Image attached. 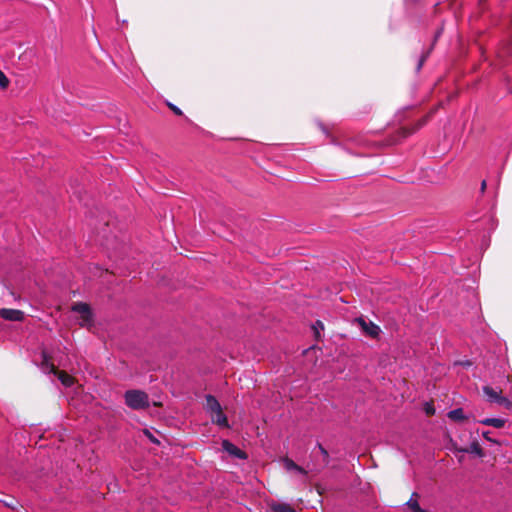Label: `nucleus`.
<instances>
[{"mask_svg":"<svg viewBox=\"0 0 512 512\" xmlns=\"http://www.w3.org/2000/svg\"><path fill=\"white\" fill-rule=\"evenodd\" d=\"M424 410L428 416H432L435 414V408H434L433 404L426 403Z\"/></svg>","mask_w":512,"mask_h":512,"instance_id":"nucleus-23","label":"nucleus"},{"mask_svg":"<svg viewBox=\"0 0 512 512\" xmlns=\"http://www.w3.org/2000/svg\"><path fill=\"white\" fill-rule=\"evenodd\" d=\"M317 447L319 448L322 456H323V462H324V465L327 466L328 463H329V453L328 451L322 446L321 443H318L317 444Z\"/></svg>","mask_w":512,"mask_h":512,"instance_id":"nucleus-19","label":"nucleus"},{"mask_svg":"<svg viewBox=\"0 0 512 512\" xmlns=\"http://www.w3.org/2000/svg\"><path fill=\"white\" fill-rule=\"evenodd\" d=\"M0 317L6 321L21 322L24 320L25 314L19 309L1 308Z\"/></svg>","mask_w":512,"mask_h":512,"instance_id":"nucleus-3","label":"nucleus"},{"mask_svg":"<svg viewBox=\"0 0 512 512\" xmlns=\"http://www.w3.org/2000/svg\"><path fill=\"white\" fill-rule=\"evenodd\" d=\"M9 83V79L7 78L5 73L2 70H0V87L2 89H6L9 86Z\"/></svg>","mask_w":512,"mask_h":512,"instance_id":"nucleus-20","label":"nucleus"},{"mask_svg":"<svg viewBox=\"0 0 512 512\" xmlns=\"http://www.w3.org/2000/svg\"><path fill=\"white\" fill-rule=\"evenodd\" d=\"M206 409L210 412V414H212V413L217 412L220 409H222V407H221L220 403L218 402V400L214 396L207 395L206 396Z\"/></svg>","mask_w":512,"mask_h":512,"instance_id":"nucleus-11","label":"nucleus"},{"mask_svg":"<svg viewBox=\"0 0 512 512\" xmlns=\"http://www.w3.org/2000/svg\"><path fill=\"white\" fill-rule=\"evenodd\" d=\"M480 423L494 428H502L505 425V420L499 418H485L481 420Z\"/></svg>","mask_w":512,"mask_h":512,"instance_id":"nucleus-15","label":"nucleus"},{"mask_svg":"<svg viewBox=\"0 0 512 512\" xmlns=\"http://www.w3.org/2000/svg\"><path fill=\"white\" fill-rule=\"evenodd\" d=\"M428 54H429V52H426V53H425V54H423V55L421 56V58L419 59V62H418V65H417V71H419V70L422 68V66H423L424 62L426 61V59H427V57H428Z\"/></svg>","mask_w":512,"mask_h":512,"instance_id":"nucleus-24","label":"nucleus"},{"mask_svg":"<svg viewBox=\"0 0 512 512\" xmlns=\"http://www.w3.org/2000/svg\"><path fill=\"white\" fill-rule=\"evenodd\" d=\"M211 421L220 427H228V419L222 409L211 414Z\"/></svg>","mask_w":512,"mask_h":512,"instance_id":"nucleus-9","label":"nucleus"},{"mask_svg":"<svg viewBox=\"0 0 512 512\" xmlns=\"http://www.w3.org/2000/svg\"><path fill=\"white\" fill-rule=\"evenodd\" d=\"M486 187H487V183H486V181H485V180H483V181L481 182V188H480L481 192H484V191H485V189H486Z\"/></svg>","mask_w":512,"mask_h":512,"instance_id":"nucleus-25","label":"nucleus"},{"mask_svg":"<svg viewBox=\"0 0 512 512\" xmlns=\"http://www.w3.org/2000/svg\"><path fill=\"white\" fill-rule=\"evenodd\" d=\"M72 310L81 315L84 323H90L92 321V313L90 306L87 303L78 302L73 304Z\"/></svg>","mask_w":512,"mask_h":512,"instance_id":"nucleus-6","label":"nucleus"},{"mask_svg":"<svg viewBox=\"0 0 512 512\" xmlns=\"http://www.w3.org/2000/svg\"><path fill=\"white\" fill-rule=\"evenodd\" d=\"M436 110L437 107L431 109L429 113H427L424 117H422L412 126L401 127L398 130V134L400 135V137L407 138L410 135L414 134L416 131H418L420 128L427 124V122L432 118Z\"/></svg>","mask_w":512,"mask_h":512,"instance_id":"nucleus-2","label":"nucleus"},{"mask_svg":"<svg viewBox=\"0 0 512 512\" xmlns=\"http://www.w3.org/2000/svg\"><path fill=\"white\" fill-rule=\"evenodd\" d=\"M459 451L465 453H474L479 457H482L484 455L483 449L481 448L480 444L477 441H473L469 447L461 448L459 449Z\"/></svg>","mask_w":512,"mask_h":512,"instance_id":"nucleus-13","label":"nucleus"},{"mask_svg":"<svg viewBox=\"0 0 512 512\" xmlns=\"http://www.w3.org/2000/svg\"><path fill=\"white\" fill-rule=\"evenodd\" d=\"M126 405L134 410H142L149 407V397L141 390H128L124 395Z\"/></svg>","mask_w":512,"mask_h":512,"instance_id":"nucleus-1","label":"nucleus"},{"mask_svg":"<svg viewBox=\"0 0 512 512\" xmlns=\"http://www.w3.org/2000/svg\"><path fill=\"white\" fill-rule=\"evenodd\" d=\"M447 416L449 419L456 422H461L467 419V417L464 415V411L462 408H456L454 410L449 411Z\"/></svg>","mask_w":512,"mask_h":512,"instance_id":"nucleus-14","label":"nucleus"},{"mask_svg":"<svg viewBox=\"0 0 512 512\" xmlns=\"http://www.w3.org/2000/svg\"><path fill=\"white\" fill-rule=\"evenodd\" d=\"M223 449L232 456H235L239 459H245L247 457L246 453L235 446L228 440H223L222 442Z\"/></svg>","mask_w":512,"mask_h":512,"instance_id":"nucleus-7","label":"nucleus"},{"mask_svg":"<svg viewBox=\"0 0 512 512\" xmlns=\"http://www.w3.org/2000/svg\"><path fill=\"white\" fill-rule=\"evenodd\" d=\"M49 364H52L51 356L47 352L42 351V363H41L42 368L49 370Z\"/></svg>","mask_w":512,"mask_h":512,"instance_id":"nucleus-18","label":"nucleus"},{"mask_svg":"<svg viewBox=\"0 0 512 512\" xmlns=\"http://www.w3.org/2000/svg\"><path fill=\"white\" fill-rule=\"evenodd\" d=\"M167 106L169 107L170 110H172L174 112V114H176L178 116L183 115L182 110L180 108H178L176 105H174L170 102H167Z\"/></svg>","mask_w":512,"mask_h":512,"instance_id":"nucleus-22","label":"nucleus"},{"mask_svg":"<svg viewBox=\"0 0 512 512\" xmlns=\"http://www.w3.org/2000/svg\"><path fill=\"white\" fill-rule=\"evenodd\" d=\"M282 462H283L284 468L287 471H296L303 475L307 474L306 470L303 467L299 466L292 459H290L288 457L283 458Z\"/></svg>","mask_w":512,"mask_h":512,"instance_id":"nucleus-8","label":"nucleus"},{"mask_svg":"<svg viewBox=\"0 0 512 512\" xmlns=\"http://www.w3.org/2000/svg\"><path fill=\"white\" fill-rule=\"evenodd\" d=\"M499 400H500L498 402L499 405H502V406H504L507 409H511L512 408V401H510L508 398L502 396V398L499 399Z\"/></svg>","mask_w":512,"mask_h":512,"instance_id":"nucleus-21","label":"nucleus"},{"mask_svg":"<svg viewBox=\"0 0 512 512\" xmlns=\"http://www.w3.org/2000/svg\"><path fill=\"white\" fill-rule=\"evenodd\" d=\"M359 326L361 327L362 331L370 336L371 338H377L380 334V328L373 322H367L362 317L356 318L355 320Z\"/></svg>","mask_w":512,"mask_h":512,"instance_id":"nucleus-4","label":"nucleus"},{"mask_svg":"<svg viewBox=\"0 0 512 512\" xmlns=\"http://www.w3.org/2000/svg\"><path fill=\"white\" fill-rule=\"evenodd\" d=\"M0 501L8 508L16 509L18 507V501L12 497L6 495L4 499H0Z\"/></svg>","mask_w":512,"mask_h":512,"instance_id":"nucleus-17","label":"nucleus"},{"mask_svg":"<svg viewBox=\"0 0 512 512\" xmlns=\"http://www.w3.org/2000/svg\"><path fill=\"white\" fill-rule=\"evenodd\" d=\"M413 497H418L417 493H413L412 497L406 502V505L412 512H425L419 505L418 501Z\"/></svg>","mask_w":512,"mask_h":512,"instance_id":"nucleus-16","label":"nucleus"},{"mask_svg":"<svg viewBox=\"0 0 512 512\" xmlns=\"http://www.w3.org/2000/svg\"><path fill=\"white\" fill-rule=\"evenodd\" d=\"M270 509L273 512H296L295 508L288 503L272 502Z\"/></svg>","mask_w":512,"mask_h":512,"instance_id":"nucleus-10","label":"nucleus"},{"mask_svg":"<svg viewBox=\"0 0 512 512\" xmlns=\"http://www.w3.org/2000/svg\"><path fill=\"white\" fill-rule=\"evenodd\" d=\"M49 373L56 375L65 387H71L75 382L73 376L69 375L66 371L59 370L54 364H49Z\"/></svg>","mask_w":512,"mask_h":512,"instance_id":"nucleus-5","label":"nucleus"},{"mask_svg":"<svg viewBox=\"0 0 512 512\" xmlns=\"http://www.w3.org/2000/svg\"><path fill=\"white\" fill-rule=\"evenodd\" d=\"M501 392H502L501 390H500V392H497L490 386L483 387V393L488 397V400L490 402L498 403L500 401L499 399L502 398V396L500 395Z\"/></svg>","mask_w":512,"mask_h":512,"instance_id":"nucleus-12","label":"nucleus"},{"mask_svg":"<svg viewBox=\"0 0 512 512\" xmlns=\"http://www.w3.org/2000/svg\"><path fill=\"white\" fill-rule=\"evenodd\" d=\"M489 433H490L489 431H486V432H483V434H482V435H483V437H484L485 439H487L488 441H493V440L489 437Z\"/></svg>","mask_w":512,"mask_h":512,"instance_id":"nucleus-26","label":"nucleus"}]
</instances>
